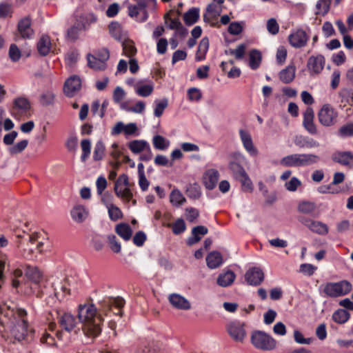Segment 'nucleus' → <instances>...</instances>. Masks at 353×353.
Here are the masks:
<instances>
[{
    "label": "nucleus",
    "mask_w": 353,
    "mask_h": 353,
    "mask_svg": "<svg viewBox=\"0 0 353 353\" xmlns=\"http://www.w3.org/2000/svg\"><path fill=\"white\" fill-rule=\"evenodd\" d=\"M0 323L10 330V334L18 341L23 340L28 333L27 312L13 308L6 303L0 305Z\"/></svg>",
    "instance_id": "nucleus-1"
},
{
    "label": "nucleus",
    "mask_w": 353,
    "mask_h": 353,
    "mask_svg": "<svg viewBox=\"0 0 353 353\" xmlns=\"http://www.w3.org/2000/svg\"><path fill=\"white\" fill-rule=\"evenodd\" d=\"M100 311L93 304L80 305L78 310V319L82 324L84 334L91 339H95L101 332L103 318Z\"/></svg>",
    "instance_id": "nucleus-2"
},
{
    "label": "nucleus",
    "mask_w": 353,
    "mask_h": 353,
    "mask_svg": "<svg viewBox=\"0 0 353 353\" xmlns=\"http://www.w3.org/2000/svg\"><path fill=\"white\" fill-rule=\"evenodd\" d=\"M156 7V0H139L137 5L128 6V14L139 22H144L148 19L149 12L154 11Z\"/></svg>",
    "instance_id": "nucleus-3"
},
{
    "label": "nucleus",
    "mask_w": 353,
    "mask_h": 353,
    "mask_svg": "<svg viewBox=\"0 0 353 353\" xmlns=\"http://www.w3.org/2000/svg\"><path fill=\"white\" fill-rule=\"evenodd\" d=\"M320 157L314 154H293L283 157L281 164L287 167H305L318 163Z\"/></svg>",
    "instance_id": "nucleus-4"
},
{
    "label": "nucleus",
    "mask_w": 353,
    "mask_h": 353,
    "mask_svg": "<svg viewBox=\"0 0 353 353\" xmlns=\"http://www.w3.org/2000/svg\"><path fill=\"white\" fill-rule=\"evenodd\" d=\"M125 300L121 297H106L99 302V310L101 312L106 316L111 312L114 315L121 316Z\"/></svg>",
    "instance_id": "nucleus-5"
},
{
    "label": "nucleus",
    "mask_w": 353,
    "mask_h": 353,
    "mask_svg": "<svg viewBox=\"0 0 353 353\" xmlns=\"http://www.w3.org/2000/svg\"><path fill=\"white\" fill-rule=\"evenodd\" d=\"M251 341L256 348L264 351L272 350L276 347V341L270 335L262 331L253 332Z\"/></svg>",
    "instance_id": "nucleus-6"
},
{
    "label": "nucleus",
    "mask_w": 353,
    "mask_h": 353,
    "mask_svg": "<svg viewBox=\"0 0 353 353\" xmlns=\"http://www.w3.org/2000/svg\"><path fill=\"white\" fill-rule=\"evenodd\" d=\"M352 290V284L345 280L336 283H327L325 284L323 292L330 297L336 298L348 294Z\"/></svg>",
    "instance_id": "nucleus-7"
},
{
    "label": "nucleus",
    "mask_w": 353,
    "mask_h": 353,
    "mask_svg": "<svg viewBox=\"0 0 353 353\" xmlns=\"http://www.w3.org/2000/svg\"><path fill=\"white\" fill-rule=\"evenodd\" d=\"M25 275L34 285L33 293L41 297L43 294L41 288L44 285L42 272L36 266L26 265Z\"/></svg>",
    "instance_id": "nucleus-8"
},
{
    "label": "nucleus",
    "mask_w": 353,
    "mask_h": 353,
    "mask_svg": "<svg viewBox=\"0 0 353 353\" xmlns=\"http://www.w3.org/2000/svg\"><path fill=\"white\" fill-rule=\"evenodd\" d=\"M114 192L116 195L126 201L132 198V192L129 187L128 176L125 174H121L114 183Z\"/></svg>",
    "instance_id": "nucleus-9"
},
{
    "label": "nucleus",
    "mask_w": 353,
    "mask_h": 353,
    "mask_svg": "<svg viewBox=\"0 0 353 353\" xmlns=\"http://www.w3.org/2000/svg\"><path fill=\"white\" fill-rule=\"evenodd\" d=\"M231 158L228 167L233 176L237 179L242 176H245L246 172L242 166V164L246 161L244 154L239 152H234L231 155Z\"/></svg>",
    "instance_id": "nucleus-10"
},
{
    "label": "nucleus",
    "mask_w": 353,
    "mask_h": 353,
    "mask_svg": "<svg viewBox=\"0 0 353 353\" xmlns=\"http://www.w3.org/2000/svg\"><path fill=\"white\" fill-rule=\"evenodd\" d=\"M337 116V112L330 104L323 105L318 113L319 121L321 125L327 127L335 123Z\"/></svg>",
    "instance_id": "nucleus-11"
},
{
    "label": "nucleus",
    "mask_w": 353,
    "mask_h": 353,
    "mask_svg": "<svg viewBox=\"0 0 353 353\" xmlns=\"http://www.w3.org/2000/svg\"><path fill=\"white\" fill-rule=\"evenodd\" d=\"M57 314L58 323L61 329L68 332L76 331L79 321L74 315L66 312H57Z\"/></svg>",
    "instance_id": "nucleus-12"
},
{
    "label": "nucleus",
    "mask_w": 353,
    "mask_h": 353,
    "mask_svg": "<svg viewBox=\"0 0 353 353\" xmlns=\"http://www.w3.org/2000/svg\"><path fill=\"white\" fill-rule=\"evenodd\" d=\"M299 221L307 227L310 231L319 235H325L328 233V227L323 222L314 221L306 216H300Z\"/></svg>",
    "instance_id": "nucleus-13"
},
{
    "label": "nucleus",
    "mask_w": 353,
    "mask_h": 353,
    "mask_svg": "<svg viewBox=\"0 0 353 353\" xmlns=\"http://www.w3.org/2000/svg\"><path fill=\"white\" fill-rule=\"evenodd\" d=\"M309 36L303 29H296L288 37L290 44L295 48H301L306 46Z\"/></svg>",
    "instance_id": "nucleus-14"
},
{
    "label": "nucleus",
    "mask_w": 353,
    "mask_h": 353,
    "mask_svg": "<svg viewBox=\"0 0 353 353\" xmlns=\"http://www.w3.org/2000/svg\"><path fill=\"white\" fill-rule=\"evenodd\" d=\"M81 88V79L77 75H72L65 82L64 94L68 97H72L77 94Z\"/></svg>",
    "instance_id": "nucleus-15"
},
{
    "label": "nucleus",
    "mask_w": 353,
    "mask_h": 353,
    "mask_svg": "<svg viewBox=\"0 0 353 353\" xmlns=\"http://www.w3.org/2000/svg\"><path fill=\"white\" fill-rule=\"evenodd\" d=\"M154 88V83L149 79H139L134 85V92L137 95L141 97H148L150 96Z\"/></svg>",
    "instance_id": "nucleus-16"
},
{
    "label": "nucleus",
    "mask_w": 353,
    "mask_h": 353,
    "mask_svg": "<svg viewBox=\"0 0 353 353\" xmlns=\"http://www.w3.org/2000/svg\"><path fill=\"white\" fill-rule=\"evenodd\" d=\"M230 336L236 342H242L246 335L243 323L240 321L230 322L227 326Z\"/></svg>",
    "instance_id": "nucleus-17"
},
{
    "label": "nucleus",
    "mask_w": 353,
    "mask_h": 353,
    "mask_svg": "<svg viewBox=\"0 0 353 353\" xmlns=\"http://www.w3.org/2000/svg\"><path fill=\"white\" fill-rule=\"evenodd\" d=\"M239 136L245 151L251 157H256L259 154V151L254 145L250 134L248 131L241 129L239 130Z\"/></svg>",
    "instance_id": "nucleus-18"
},
{
    "label": "nucleus",
    "mask_w": 353,
    "mask_h": 353,
    "mask_svg": "<svg viewBox=\"0 0 353 353\" xmlns=\"http://www.w3.org/2000/svg\"><path fill=\"white\" fill-rule=\"evenodd\" d=\"M30 108V103L26 98L23 97H17L13 101L11 114L15 118H18L22 114L26 113Z\"/></svg>",
    "instance_id": "nucleus-19"
},
{
    "label": "nucleus",
    "mask_w": 353,
    "mask_h": 353,
    "mask_svg": "<svg viewBox=\"0 0 353 353\" xmlns=\"http://www.w3.org/2000/svg\"><path fill=\"white\" fill-rule=\"evenodd\" d=\"M325 60L322 54L311 56L307 63V68L311 74H319L323 70Z\"/></svg>",
    "instance_id": "nucleus-20"
},
{
    "label": "nucleus",
    "mask_w": 353,
    "mask_h": 353,
    "mask_svg": "<svg viewBox=\"0 0 353 353\" xmlns=\"http://www.w3.org/2000/svg\"><path fill=\"white\" fill-rule=\"evenodd\" d=\"M170 305L178 310H188L191 308L190 302L180 294L172 293L168 296Z\"/></svg>",
    "instance_id": "nucleus-21"
},
{
    "label": "nucleus",
    "mask_w": 353,
    "mask_h": 353,
    "mask_svg": "<svg viewBox=\"0 0 353 353\" xmlns=\"http://www.w3.org/2000/svg\"><path fill=\"white\" fill-rule=\"evenodd\" d=\"M245 279L249 285H259L264 279V274L260 268H252L246 272Z\"/></svg>",
    "instance_id": "nucleus-22"
},
{
    "label": "nucleus",
    "mask_w": 353,
    "mask_h": 353,
    "mask_svg": "<svg viewBox=\"0 0 353 353\" xmlns=\"http://www.w3.org/2000/svg\"><path fill=\"white\" fill-rule=\"evenodd\" d=\"M314 113L312 108L307 107L303 113V125L305 130L311 134H316L317 130L314 123Z\"/></svg>",
    "instance_id": "nucleus-23"
},
{
    "label": "nucleus",
    "mask_w": 353,
    "mask_h": 353,
    "mask_svg": "<svg viewBox=\"0 0 353 353\" xmlns=\"http://www.w3.org/2000/svg\"><path fill=\"white\" fill-rule=\"evenodd\" d=\"M221 12V8H218L216 3H211L208 4L206 8L205 12L203 14L204 21L213 26L214 24V21L216 20Z\"/></svg>",
    "instance_id": "nucleus-24"
},
{
    "label": "nucleus",
    "mask_w": 353,
    "mask_h": 353,
    "mask_svg": "<svg viewBox=\"0 0 353 353\" xmlns=\"http://www.w3.org/2000/svg\"><path fill=\"white\" fill-rule=\"evenodd\" d=\"M219 179V172L215 169L208 170L203 176V183L208 190H213Z\"/></svg>",
    "instance_id": "nucleus-25"
},
{
    "label": "nucleus",
    "mask_w": 353,
    "mask_h": 353,
    "mask_svg": "<svg viewBox=\"0 0 353 353\" xmlns=\"http://www.w3.org/2000/svg\"><path fill=\"white\" fill-rule=\"evenodd\" d=\"M332 160L343 165L353 166V154L351 152H337L332 155Z\"/></svg>",
    "instance_id": "nucleus-26"
},
{
    "label": "nucleus",
    "mask_w": 353,
    "mask_h": 353,
    "mask_svg": "<svg viewBox=\"0 0 353 353\" xmlns=\"http://www.w3.org/2000/svg\"><path fill=\"white\" fill-rule=\"evenodd\" d=\"M294 144L301 148H314L320 145L319 143L314 139L303 135L295 137Z\"/></svg>",
    "instance_id": "nucleus-27"
},
{
    "label": "nucleus",
    "mask_w": 353,
    "mask_h": 353,
    "mask_svg": "<svg viewBox=\"0 0 353 353\" xmlns=\"http://www.w3.org/2000/svg\"><path fill=\"white\" fill-rule=\"evenodd\" d=\"M208 230L203 225L194 227L192 230V236L187 240V244L190 246L196 243L201 239V236L208 234Z\"/></svg>",
    "instance_id": "nucleus-28"
},
{
    "label": "nucleus",
    "mask_w": 353,
    "mask_h": 353,
    "mask_svg": "<svg viewBox=\"0 0 353 353\" xmlns=\"http://www.w3.org/2000/svg\"><path fill=\"white\" fill-rule=\"evenodd\" d=\"M223 263V256L219 252L212 251L206 256V263L210 269L218 268Z\"/></svg>",
    "instance_id": "nucleus-29"
},
{
    "label": "nucleus",
    "mask_w": 353,
    "mask_h": 353,
    "mask_svg": "<svg viewBox=\"0 0 353 353\" xmlns=\"http://www.w3.org/2000/svg\"><path fill=\"white\" fill-rule=\"evenodd\" d=\"M30 25V20L28 18H24L19 22L18 30L23 38L30 39L32 37L34 32Z\"/></svg>",
    "instance_id": "nucleus-30"
},
{
    "label": "nucleus",
    "mask_w": 353,
    "mask_h": 353,
    "mask_svg": "<svg viewBox=\"0 0 353 353\" xmlns=\"http://www.w3.org/2000/svg\"><path fill=\"white\" fill-rule=\"evenodd\" d=\"M52 43L48 35H42L37 43V50L41 56H46L51 50Z\"/></svg>",
    "instance_id": "nucleus-31"
},
{
    "label": "nucleus",
    "mask_w": 353,
    "mask_h": 353,
    "mask_svg": "<svg viewBox=\"0 0 353 353\" xmlns=\"http://www.w3.org/2000/svg\"><path fill=\"white\" fill-rule=\"evenodd\" d=\"M236 278L235 274L231 271L228 270L223 273H221L216 279V283L219 286L228 287L231 285L234 281Z\"/></svg>",
    "instance_id": "nucleus-32"
},
{
    "label": "nucleus",
    "mask_w": 353,
    "mask_h": 353,
    "mask_svg": "<svg viewBox=\"0 0 353 353\" xmlns=\"http://www.w3.org/2000/svg\"><path fill=\"white\" fill-rule=\"evenodd\" d=\"M70 214L75 222L82 223L87 218L88 212L84 206L78 205L72 209Z\"/></svg>",
    "instance_id": "nucleus-33"
},
{
    "label": "nucleus",
    "mask_w": 353,
    "mask_h": 353,
    "mask_svg": "<svg viewBox=\"0 0 353 353\" xmlns=\"http://www.w3.org/2000/svg\"><path fill=\"white\" fill-rule=\"evenodd\" d=\"M295 66L293 64L289 65L280 71L279 74L280 80L284 83H291L295 78Z\"/></svg>",
    "instance_id": "nucleus-34"
},
{
    "label": "nucleus",
    "mask_w": 353,
    "mask_h": 353,
    "mask_svg": "<svg viewBox=\"0 0 353 353\" xmlns=\"http://www.w3.org/2000/svg\"><path fill=\"white\" fill-rule=\"evenodd\" d=\"M108 29L111 36L116 40L122 41L125 38L126 34L123 31L122 26L118 22L110 23Z\"/></svg>",
    "instance_id": "nucleus-35"
},
{
    "label": "nucleus",
    "mask_w": 353,
    "mask_h": 353,
    "mask_svg": "<svg viewBox=\"0 0 353 353\" xmlns=\"http://www.w3.org/2000/svg\"><path fill=\"white\" fill-rule=\"evenodd\" d=\"M128 146L132 152L139 154L148 148L150 145L145 140H134L129 142Z\"/></svg>",
    "instance_id": "nucleus-36"
},
{
    "label": "nucleus",
    "mask_w": 353,
    "mask_h": 353,
    "mask_svg": "<svg viewBox=\"0 0 353 353\" xmlns=\"http://www.w3.org/2000/svg\"><path fill=\"white\" fill-rule=\"evenodd\" d=\"M200 10L198 8H192L188 12L183 14V21L187 26H192L197 21L199 18Z\"/></svg>",
    "instance_id": "nucleus-37"
},
{
    "label": "nucleus",
    "mask_w": 353,
    "mask_h": 353,
    "mask_svg": "<svg viewBox=\"0 0 353 353\" xmlns=\"http://www.w3.org/2000/svg\"><path fill=\"white\" fill-rule=\"evenodd\" d=\"M262 54L258 50H252L249 52V65L252 70H256L261 63Z\"/></svg>",
    "instance_id": "nucleus-38"
},
{
    "label": "nucleus",
    "mask_w": 353,
    "mask_h": 353,
    "mask_svg": "<svg viewBox=\"0 0 353 353\" xmlns=\"http://www.w3.org/2000/svg\"><path fill=\"white\" fill-rule=\"evenodd\" d=\"M115 231L123 240L128 241L131 239L132 230L127 223H119L116 226Z\"/></svg>",
    "instance_id": "nucleus-39"
},
{
    "label": "nucleus",
    "mask_w": 353,
    "mask_h": 353,
    "mask_svg": "<svg viewBox=\"0 0 353 353\" xmlns=\"http://www.w3.org/2000/svg\"><path fill=\"white\" fill-rule=\"evenodd\" d=\"M123 54L128 57H132L137 54V48L133 41L124 39L122 41Z\"/></svg>",
    "instance_id": "nucleus-40"
},
{
    "label": "nucleus",
    "mask_w": 353,
    "mask_h": 353,
    "mask_svg": "<svg viewBox=\"0 0 353 353\" xmlns=\"http://www.w3.org/2000/svg\"><path fill=\"white\" fill-rule=\"evenodd\" d=\"M170 201L173 206L180 207L185 203L186 199L179 189H174L170 192Z\"/></svg>",
    "instance_id": "nucleus-41"
},
{
    "label": "nucleus",
    "mask_w": 353,
    "mask_h": 353,
    "mask_svg": "<svg viewBox=\"0 0 353 353\" xmlns=\"http://www.w3.org/2000/svg\"><path fill=\"white\" fill-rule=\"evenodd\" d=\"M152 144L157 150H166L169 148L170 142L163 136L158 134L153 137Z\"/></svg>",
    "instance_id": "nucleus-42"
},
{
    "label": "nucleus",
    "mask_w": 353,
    "mask_h": 353,
    "mask_svg": "<svg viewBox=\"0 0 353 353\" xmlns=\"http://www.w3.org/2000/svg\"><path fill=\"white\" fill-rule=\"evenodd\" d=\"M209 48V40L207 37H203L198 46V50L196 54V59L198 61L203 60L205 58Z\"/></svg>",
    "instance_id": "nucleus-43"
},
{
    "label": "nucleus",
    "mask_w": 353,
    "mask_h": 353,
    "mask_svg": "<svg viewBox=\"0 0 353 353\" xmlns=\"http://www.w3.org/2000/svg\"><path fill=\"white\" fill-rule=\"evenodd\" d=\"M168 105V100L166 98L161 100H155L154 102V115L156 117H161Z\"/></svg>",
    "instance_id": "nucleus-44"
},
{
    "label": "nucleus",
    "mask_w": 353,
    "mask_h": 353,
    "mask_svg": "<svg viewBox=\"0 0 353 353\" xmlns=\"http://www.w3.org/2000/svg\"><path fill=\"white\" fill-rule=\"evenodd\" d=\"M350 316L349 312L345 310L339 309L333 313L332 319L337 323L343 324L348 321Z\"/></svg>",
    "instance_id": "nucleus-45"
},
{
    "label": "nucleus",
    "mask_w": 353,
    "mask_h": 353,
    "mask_svg": "<svg viewBox=\"0 0 353 353\" xmlns=\"http://www.w3.org/2000/svg\"><path fill=\"white\" fill-rule=\"evenodd\" d=\"M8 268L10 270L13 277L19 278L23 275V269H26V265L17 261L12 264H8Z\"/></svg>",
    "instance_id": "nucleus-46"
},
{
    "label": "nucleus",
    "mask_w": 353,
    "mask_h": 353,
    "mask_svg": "<svg viewBox=\"0 0 353 353\" xmlns=\"http://www.w3.org/2000/svg\"><path fill=\"white\" fill-rule=\"evenodd\" d=\"M95 56L101 60L98 68H106L107 61L110 58L109 50L107 48L100 49L96 52Z\"/></svg>",
    "instance_id": "nucleus-47"
},
{
    "label": "nucleus",
    "mask_w": 353,
    "mask_h": 353,
    "mask_svg": "<svg viewBox=\"0 0 353 353\" xmlns=\"http://www.w3.org/2000/svg\"><path fill=\"white\" fill-rule=\"evenodd\" d=\"M108 209V216L111 221H117L123 218V212L121 209L114 204L110 205Z\"/></svg>",
    "instance_id": "nucleus-48"
},
{
    "label": "nucleus",
    "mask_w": 353,
    "mask_h": 353,
    "mask_svg": "<svg viewBox=\"0 0 353 353\" xmlns=\"http://www.w3.org/2000/svg\"><path fill=\"white\" fill-rule=\"evenodd\" d=\"M316 210V205L313 202L303 201L299 204V212L305 214H312Z\"/></svg>",
    "instance_id": "nucleus-49"
},
{
    "label": "nucleus",
    "mask_w": 353,
    "mask_h": 353,
    "mask_svg": "<svg viewBox=\"0 0 353 353\" xmlns=\"http://www.w3.org/2000/svg\"><path fill=\"white\" fill-rule=\"evenodd\" d=\"M55 94L52 90H46L40 96V103L45 106L54 103Z\"/></svg>",
    "instance_id": "nucleus-50"
},
{
    "label": "nucleus",
    "mask_w": 353,
    "mask_h": 353,
    "mask_svg": "<svg viewBox=\"0 0 353 353\" xmlns=\"http://www.w3.org/2000/svg\"><path fill=\"white\" fill-rule=\"evenodd\" d=\"M186 193L189 198L196 199H199L201 195V188L196 183L190 184L186 188Z\"/></svg>",
    "instance_id": "nucleus-51"
},
{
    "label": "nucleus",
    "mask_w": 353,
    "mask_h": 353,
    "mask_svg": "<svg viewBox=\"0 0 353 353\" xmlns=\"http://www.w3.org/2000/svg\"><path fill=\"white\" fill-rule=\"evenodd\" d=\"M105 152V145L102 141H98L94 146L93 159L95 161L101 160Z\"/></svg>",
    "instance_id": "nucleus-52"
},
{
    "label": "nucleus",
    "mask_w": 353,
    "mask_h": 353,
    "mask_svg": "<svg viewBox=\"0 0 353 353\" xmlns=\"http://www.w3.org/2000/svg\"><path fill=\"white\" fill-rule=\"evenodd\" d=\"M79 57V52L76 50H71L65 55V63L69 66H72L77 62Z\"/></svg>",
    "instance_id": "nucleus-53"
},
{
    "label": "nucleus",
    "mask_w": 353,
    "mask_h": 353,
    "mask_svg": "<svg viewBox=\"0 0 353 353\" xmlns=\"http://www.w3.org/2000/svg\"><path fill=\"white\" fill-rule=\"evenodd\" d=\"M331 0H319L316 8V14L324 15L327 13L330 9Z\"/></svg>",
    "instance_id": "nucleus-54"
},
{
    "label": "nucleus",
    "mask_w": 353,
    "mask_h": 353,
    "mask_svg": "<svg viewBox=\"0 0 353 353\" xmlns=\"http://www.w3.org/2000/svg\"><path fill=\"white\" fill-rule=\"evenodd\" d=\"M241 183L242 186V190L244 192H251L253 190V185L251 179H250L249 176L246 173L245 176H242L237 179Z\"/></svg>",
    "instance_id": "nucleus-55"
},
{
    "label": "nucleus",
    "mask_w": 353,
    "mask_h": 353,
    "mask_svg": "<svg viewBox=\"0 0 353 353\" xmlns=\"http://www.w3.org/2000/svg\"><path fill=\"white\" fill-rule=\"evenodd\" d=\"M28 141L26 139L22 140L17 143L9 148V152L11 154H17L23 151L28 146Z\"/></svg>",
    "instance_id": "nucleus-56"
},
{
    "label": "nucleus",
    "mask_w": 353,
    "mask_h": 353,
    "mask_svg": "<svg viewBox=\"0 0 353 353\" xmlns=\"http://www.w3.org/2000/svg\"><path fill=\"white\" fill-rule=\"evenodd\" d=\"M81 147L82 150L81 160L85 161L90 154L91 143L89 139H83L81 142Z\"/></svg>",
    "instance_id": "nucleus-57"
},
{
    "label": "nucleus",
    "mask_w": 353,
    "mask_h": 353,
    "mask_svg": "<svg viewBox=\"0 0 353 353\" xmlns=\"http://www.w3.org/2000/svg\"><path fill=\"white\" fill-rule=\"evenodd\" d=\"M85 29L83 24H77L72 26L68 30V37L72 41L76 40L81 30Z\"/></svg>",
    "instance_id": "nucleus-58"
},
{
    "label": "nucleus",
    "mask_w": 353,
    "mask_h": 353,
    "mask_svg": "<svg viewBox=\"0 0 353 353\" xmlns=\"http://www.w3.org/2000/svg\"><path fill=\"white\" fill-rule=\"evenodd\" d=\"M243 21H234L232 22L228 28V31L230 34L238 35L243 31Z\"/></svg>",
    "instance_id": "nucleus-59"
},
{
    "label": "nucleus",
    "mask_w": 353,
    "mask_h": 353,
    "mask_svg": "<svg viewBox=\"0 0 353 353\" xmlns=\"http://www.w3.org/2000/svg\"><path fill=\"white\" fill-rule=\"evenodd\" d=\"M338 135L341 138H346L353 136V123H350L340 128Z\"/></svg>",
    "instance_id": "nucleus-60"
},
{
    "label": "nucleus",
    "mask_w": 353,
    "mask_h": 353,
    "mask_svg": "<svg viewBox=\"0 0 353 353\" xmlns=\"http://www.w3.org/2000/svg\"><path fill=\"white\" fill-rule=\"evenodd\" d=\"M172 232L176 234H180L185 232L186 230V225L185 221L182 219H178L172 226Z\"/></svg>",
    "instance_id": "nucleus-61"
},
{
    "label": "nucleus",
    "mask_w": 353,
    "mask_h": 353,
    "mask_svg": "<svg viewBox=\"0 0 353 353\" xmlns=\"http://www.w3.org/2000/svg\"><path fill=\"white\" fill-rule=\"evenodd\" d=\"M9 57L13 62L18 61L21 56V50L16 44H11L9 48Z\"/></svg>",
    "instance_id": "nucleus-62"
},
{
    "label": "nucleus",
    "mask_w": 353,
    "mask_h": 353,
    "mask_svg": "<svg viewBox=\"0 0 353 353\" xmlns=\"http://www.w3.org/2000/svg\"><path fill=\"white\" fill-rule=\"evenodd\" d=\"M88 66L94 70H104L105 68H98L99 66V61H101L95 55L88 54L87 56Z\"/></svg>",
    "instance_id": "nucleus-63"
},
{
    "label": "nucleus",
    "mask_w": 353,
    "mask_h": 353,
    "mask_svg": "<svg viewBox=\"0 0 353 353\" xmlns=\"http://www.w3.org/2000/svg\"><path fill=\"white\" fill-rule=\"evenodd\" d=\"M188 97L191 101H199L202 97L201 90L196 88H191L188 90Z\"/></svg>",
    "instance_id": "nucleus-64"
}]
</instances>
